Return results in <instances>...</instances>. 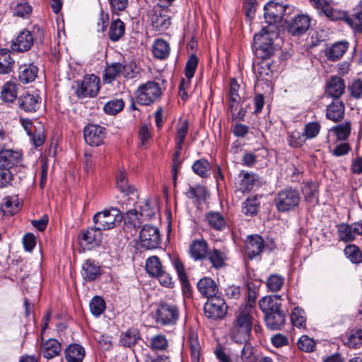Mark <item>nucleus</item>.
<instances>
[{"mask_svg":"<svg viewBox=\"0 0 362 362\" xmlns=\"http://www.w3.org/2000/svg\"><path fill=\"white\" fill-rule=\"evenodd\" d=\"M252 311V307L246 305L236 313L230 329V337L234 342L243 344L250 340L253 325Z\"/></svg>","mask_w":362,"mask_h":362,"instance_id":"1","label":"nucleus"},{"mask_svg":"<svg viewBox=\"0 0 362 362\" xmlns=\"http://www.w3.org/2000/svg\"><path fill=\"white\" fill-rule=\"evenodd\" d=\"M122 218L121 211L117 208H110L96 213L93 221L100 230H110Z\"/></svg>","mask_w":362,"mask_h":362,"instance_id":"2","label":"nucleus"},{"mask_svg":"<svg viewBox=\"0 0 362 362\" xmlns=\"http://www.w3.org/2000/svg\"><path fill=\"white\" fill-rule=\"evenodd\" d=\"M161 88L155 81H148L141 85L136 90V98L138 103L149 105L154 103L161 95Z\"/></svg>","mask_w":362,"mask_h":362,"instance_id":"3","label":"nucleus"},{"mask_svg":"<svg viewBox=\"0 0 362 362\" xmlns=\"http://www.w3.org/2000/svg\"><path fill=\"white\" fill-rule=\"evenodd\" d=\"M159 229L151 224L144 225L139 232L138 245L145 250L157 248L160 243Z\"/></svg>","mask_w":362,"mask_h":362,"instance_id":"4","label":"nucleus"},{"mask_svg":"<svg viewBox=\"0 0 362 362\" xmlns=\"http://www.w3.org/2000/svg\"><path fill=\"white\" fill-rule=\"evenodd\" d=\"M300 202V196L297 190L286 188L279 192L274 199L278 211L281 212L294 209Z\"/></svg>","mask_w":362,"mask_h":362,"instance_id":"5","label":"nucleus"},{"mask_svg":"<svg viewBox=\"0 0 362 362\" xmlns=\"http://www.w3.org/2000/svg\"><path fill=\"white\" fill-rule=\"evenodd\" d=\"M35 30L37 33V36L33 37L32 33L29 30H23L19 33V35L13 40L11 44V49L16 52H23L28 51L32 47L34 39L36 40L37 38L41 41L43 37V31L40 27H34L33 32Z\"/></svg>","mask_w":362,"mask_h":362,"instance_id":"6","label":"nucleus"},{"mask_svg":"<svg viewBox=\"0 0 362 362\" xmlns=\"http://www.w3.org/2000/svg\"><path fill=\"white\" fill-rule=\"evenodd\" d=\"M180 312L177 306L175 304L161 302L156 310L157 323L162 325H173L178 320Z\"/></svg>","mask_w":362,"mask_h":362,"instance_id":"7","label":"nucleus"},{"mask_svg":"<svg viewBox=\"0 0 362 362\" xmlns=\"http://www.w3.org/2000/svg\"><path fill=\"white\" fill-rule=\"evenodd\" d=\"M272 35L274 34H271L267 28H263L254 36V45L263 59L269 58L274 54V47Z\"/></svg>","mask_w":362,"mask_h":362,"instance_id":"8","label":"nucleus"},{"mask_svg":"<svg viewBox=\"0 0 362 362\" xmlns=\"http://www.w3.org/2000/svg\"><path fill=\"white\" fill-rule=\"evenodd\" d=\"M103 238V233L97 226L82 230L78 234V244L84 250H91L98 246Z\"/></svg>","mask_w":362,"mask_h":362,"instance_id":"9","label":"nucleus"},{"mask_svg":"<svg viewBox=\"0 0 362 362\" xmlns=\"http://www.w3.org/2000/svg\"><path fill=\"white\" fill-rule=\"evenodd\" d=\"M227 308L224 300L217 296L208 299L204 308V315L207 318L214 320L222 319L226 315Z\"/></svg>","mask_w":362,"mask_h":362,"instance_id":"10","label":"nucleus"},{"mask_svg":"<svg viewBox=\"0 0 362 362\" xmlns=\"http://www.w3.org/2000/svg\"><path fill=\"white\" fill-rule=\"evenodd\" d=\"M117 187L124 194V197H127V205H134L136 202L139 195L136 189L131 185L127 177L125 171L119 170L117 175Z\"/></svg>","mask_w":362,"mask_h":362,"instance_id":"11","label":"nucleus"},{"mask_svg":"<svg viewBox=\"0 0 362 362\" xmlns=\"http://www.w3.org/2000/svg\"><path fill=\"white\" fill-rule=\"evenodd\" d=\"M274 247L272 241L270 245L264 243V240L259 235H250L245 241V252L250 259L260 255L264 248L272 250Z\"/></svg>","mask_w":362,"mask_h":362,"instance_id":"12","label":"nucleus"},{"mask_svg":"<svg viewBox=\"0 0 362 362\" xmlns=\"http://www.w3.org/2000/svg\"><path fill=\"white\" fill-rule=\"evenodd\" d=\"M286 6L280 0H274L267 3L264 8V18L269 25H273L281 20L285 13Z\"/></svg>","mask_w":362,"mask_h":362,"instance_id":"13","label":"nucleus"},{"mask_svg":"<svg viewBox=\"0 0 362 362\" xmlns=\"http://www.w3.org/2000/svg\"><path fill=\"white\" fill-rule=\"evenodd\" d=\"M106 134V129L103 127L96 124H88L83 129L84 139L90 146H100Z\"/></svg>","mask_w":362,"mask_h":362,"instance_id":"14","label":"nucleus"},{"mask_svg":"<svg viewBox=\"0 0 362 362\" xmlns=\"http://www.w3.org/2000/svg\"><path fill=\"white\" fill-rule=\"evenodd\" d=\"M100 78L95 75H89L84 77L81 87L77 90L78 98L95 97L98 94L100 86Z\"/></svg>","mask_w":362,"mask_h":362,"instance_id":"15","label":"nucleus"},{"mask_svg":"<svg viewBox=\"0 0 362 362\" xmlns=\"http://www.w3.org/2000/svg\"><path fill=\"white\" fill-rule=\"evenodd\" d=\"M282 298L279 295L265 296L259 300V307L264 315L282 311Z\"/></svg>","mask_w":362,"mask_h":362,"instance_id":"16","label":"nucleus"},{"mask_svg":"<svg viewBox=\"0 0 362 362\" xmlns=\"http://www.w3.org/2000/svg\"><path fill=\"white\" fill-rule=\"evenodd\" d=\"M22 153L19 151L6 148L5 146L0 151V164L7 168L17 165L21 160Z\"/></svg>","mask_w":362,"mask_h":362,"instance_id":"17","label":"nucleus"},{"mask_svg":"<svg viewBox=\"0 0 362 362\" xmlns=\"http://www.w3.org/2000/svg\"><path fill=\"white\" fill-rule=\"evenodd\" d=\"M310 27V18L305 15H298L288 24V31L293 35H300Z\"/></svg>","mask_w":362,"mask_h":362,"instance_id":"18","label":"nucleus"},{"mask_svg":"<svg viewBox=\"0 0 362 362\" xmlns=\"http://www.w3.org/2000/svg\"><path fill=\"white\" fill-rule=\"evenodd\" d=\"M344 81L339 76H332L327 82L326 93L328 96L339 99L345 90Z\"/></svg>","mask_w":362,"mask_h":362,"instance_id":"19","label":"nucleus"},{"mask_svg":"<svg viewBox=\"0 0 362 362\" xmlns=\"http://www.w3.org/2000/svg\"><path fill=\"white\" fill-rule=\"evenodd\" d=\"M166 13V11L160 7L154 9L151 16V24L156 30L163 31L170 26V17Z\"/></svg>","mask_w":362,"mask_h":362,"instance_id":"20","label":"nucleus"},{"mask_svg":"<svg viewBox=\"0 0 362 362\" xmlns=\"http://www.w3.org/2000/svg\"><path fill=\"white\" fill-rule=\"evenodd\" d=\"M197 288L200 293L208 299L217 296L218 292L216 283L209 277L201 279L197 283Z\"/></svg>","mask_w":362,"mask_h":362,"instance_id":"21","label":"nucleus"},{"mask_svg":"<svg viewBox=\"0 0 362 362\" xmlns=\"http://www.w3.org/2000/svg\"><path fill=\"white\" fill-rule=\"evenodd\" d=\"M61 351V343L55 339H49L41 344L40 353L47 359L59 356Z\"/></svg>","mask_w":362,"mask_h":362,"instance_id":"22","label":"nucleus"},{"mask_svg":"<svg viewBox=\"0 0 362 362\" xmlns=\"http://www.w3.org/2000/svg\"><path fill=\"white\" fill-rule=\"evenodd\" d=\"M40 97L37 95L25 93L21 95L18 100L19 107L25 112H35L40 102Z\"/></svg>","mask_w":362,"mask_h":362,"instance_id":"23","label":"nucleus"},{"mask_svg":"<svg viewBox=\"0 0 362 362\" xmlns=\"http://www.w3.org/2000/svg\"><path fill=\"white\" fill-rule=\"evenodd\" d=\"M344 115V105L339 99H334L327 107L326 117L328 119L334 122L340 121Z\"/></svg>","mask_w":362,"mask_h":362,"instance_id":"24","label":"nucleus"},{"mask_svg":"<svg viewBox=\"0 0 362 362\" xmlns=\"http://www.w3.org/2000/svg\"><path fill=\"white\" fill-rule=\"evenodd\" d=\"M348 47L347 42H335L325 49V56L328 60L335 62L342 57Z\"/></svg>","mask_w":362,"mask_h":362,"instance_id":"25","label":"nucleus"},{"mask_svg":"<svg viewBox=\"0 0 362 362\" xmlns=\"http://www.w3.org/2000/svg\"><path fill=\"white\" fill-rule=\"evenodd\" d=\"M310 1L320 13L325 14L329 19L334 21L341 18L339 13L333 10L327 0H310Z\"/></svg>","mask_w":362,"mask_h":362,"instance_id":"26","label":"nucleus"},{"mask_svg":"<svg viewBox=\"0 0 362 362\" xmlns=\"http://www.w3.org/2000/svg\"><path fill=\"white\" fill-rule=\"evenodd\" d=\"M189 252L195 260L204 259L208 252L206 242L203 239L194 240L190 244Z\"/></svg>","mask_w":362,"mask_h":362,"instance_id":"27","label":"nucleus"},{"mask_svg":"<svg viewBox=\"0 0 362 362\" xmlns=\"http://www.w3.org/2000/svg\"><path fill=\"white\" fill-rule=\"evenodd\" d=\"M264 320L268 328L272 330L280 329L286 322V314L282 310L264 315Z\"/></svg>","mask_w":362,"mask_h":362,"instance_id":"28","label":"nucleus"},{"mask_svg":"<svg viewBox=\"0 0 362 362\" xmlns=\"http://www.w3.org/2000/svg\"><path fill=\"white\" fill-rule=\"evenodd\" d=\"M38 69L33 64H23L18 69V79L23 83H28L35 81Z\"/></svg>","mask_w":362,"mask_h":362,"instance_id":"29","label":"nucleus"},{"mask_svg":"<svg viewBox=\"0 0 362 362\" xmlns=\"http://www.w3.org/2000/svg\"><path fill=\"white\" fill-rule=\"evenodd\" d=\"M84 356L85 350L79 344H71L65 350V358L68 362H82Z\"/></svg>","mask_w":362,"mask_h":362,"instance_id":"30","label":"nucleus"},{"mask_svg":"<svg viewBox=\"0 0 362 362\" xmlns=\"http://www.w3.org/2000/svg\"><path fill=\"white\" fill-rule=\"evenodd\" d=\"M100 274V268L93 260L87 259L82 267V276L88 281L95 280Z\"/></svg>","mask_w":362,"mask_h":362,"instance_id":"31","label":"nucleus"},{"mask_svg":"<svg viewBox=\"0 0 362 362\" xmlns=\"http://www.w3.org/2000/svg\"><path fill=\"white\" fill-rule=\"evenodd\" d=\"M256 176L248 173H240L236 182L237 187L242 192L252 189L257 182Z\"/></svg>","mask_w":362,"mask_h":362,"instance_id":"32","label":"nucleus"},{"mask_svg":"<svg viewBox=\"0 0 362 362\" xmlns=\"http://www.w3.org/2000/svg\"><path fill=\"white\" fill-rule=\"evenodd\" d=\"M188 342L192 362H199L200 358L201 346L197 333L189 332Z\"/></svg>","mask_w":362,"mask_h":362,"instance_id":"33","label":"nucleus"},{"mask_svg":"<svg viewBox=\"0 0 362 362\" xmlns=\"http://www.w3.org/2000/svg\"><path fill=\"white\" fill-rule=\"evenodd\" d=\"M18 88L16 83L6 82L1 88V98L6 103H12L17 98Z\"/></svg>","mask_w":362,"mask_h":362,"instance_id":"34","label":"nucleus"},{"mask_svg":"<svg viewBox=\"0 0 362 362\" xmlns=\"http://www.w3.org/2000/svg\"><path fill=\"white\" fill-rule=\"evenodd\" d=\"M240 88V85L238 83V81L235 78H232L230 80V83L229 107L233 113L234 110H237V107H238L239 101L240 100V97L238 93Z\"/></svg>","mask_w":362,"mask_h":362,"instance_id":"35","label":"nucleus"},{"mask_svg":"<svg viewBox=\"0 0 362 362\" xmlns=\"http://www.w3.org/2000/svg\"><path fill=\"white\" fill-rule=\"evenodd\" d=\"M13 59L11 57L10 52L6 49H0V74H7L13 69Z\"/></svg>","mask_w":362,"mask_h":362,"instance_id":"36","label":"nucleus"},{"mask_svg":"<svg viewBox=\"0 0 362 362\" xmlns=\"http://www.w3.org/2000/svg\"><path fill=\"white\" fill-rule=\"evenodd\" d=\"M170 50V49L168 43L162 39L156 40L152 47L153 56L160 59L168 57Z\"/></svg>","mask_w":362,"mask_h":362,"instance_id":"37","label":"nucleus"},{"mask_svg":"<svg viewBox=\"0 0 362 362\" xmlns=\"http://www.w3.org/2000/svg\"><path fill=\"white\" fill-rule=\"evenodd\" d=\"M206 219L209 225L216 230H221L226 227V220L218 212L209 211L206 216Z\"/></svg>","mask_w":362,"mask_h":362,"instance_id":"38","label":"nucleus"},{"mask_svg":"<svg viewBox=\"0 0 362 362\" xmlns=\"http://www.w3.org/2000/svg\"><path fill=\"white\" fill-rule=\"evenodd\" d=\"M124 23L119 19L112 21L109 30V37L112 41H117L124 34Z\"/></svg>","mask_w":362,"mask_h":362,"instance_id":"39","label":"nucleus"},{"mask_svg":"<svg viewBox=\"0 0 362 362\" xmlns=\"http://www.w3.org/2000/svg\"><path fill=\"white\" fill-rule=\"evenodd\" d=\"M255 71L257 76L262 81H269L272 77V69L271 64L267 61H262L259 63L257 67L255 68Z\"/></svg>","mask_w":362,"mask_h":362,"instance_id":"40","label":"nucleus"},{"mask_svg":"<svg viewBox=\"0 0 362 362\" xmlns=\"http://www.w3.org/2000/svg\"><path fill=\"white\" fill-rule=\"evenodd\" d=\"M337 234L340 241L350 243L356 240L349 223H342L337 226Z\"/></svg>","mask_w":362,"mask_h":362,"instance_id":"41","label":"nucleus"},{"mask_svg":"<svg viewBox=\"0 0 362 362\" xmlns=\"http://www.w3.org/2000/svg\"><path fill=\"white\" fill-rule=\"evenodd\" d=\"M146 270L152 276L159 275V274L163 271L158 257L152 256L147 259Z\"/></svg>","mask_w":362,"mask_h":362,"instance_id":"42","label":"nucleus"},{"mask_svg":"<svg viewBox=\"0 0 362 362\" xmlns=\"http://www.w3.org/2000/svg\"><path fill=\"white\" fill-rule=\"evenodd\" d=\"M259 202L257 197H253L247 199L243 204L242 212L246 216H255L257 213Z\"/></svg>","mask_w":362,"mask_h":362,"instance_id":"43","label":"nucleus"},{"mask_svg":"<svg viewBox=\"0 0 362 362\" xmlns=\"http://www.w3.org/2000/svg\"><path fill=\"white\" fill-rule=\"evenodd\" d=\"M206 257H207L212 265L216 268L221 267L224 264L226 259L225 254L218 249L208 251Z\"/></svg>","mask_w":362,"mask_h":362,"instance_id":"44","label":"nucleus"},{"mask_svg":"<svg viewBox=\"0 0 362 362\" xmlns=\"http://www.w3.org/2000/svg\"><path fill=\"white\" fill-rule=\"evenodd\" d=\"M1 210L4 214H15L19 210V204L17 199L13 200L11 197H5L1 204Z\"/></svg>","mask_w":362,"mask_h":362,"instance_id":"45","label":"nucleus"},{"mask_svg":"<svg viewBox=\"0 0 362 362\" xmlns=\"http://www.w3.org/2000/svg\"><path fill=\"white\" fill-rule=\"evenodd\" d=\"M187 132L188 122L185 119L180 120L176 127V144H178V148H182Z\"/></svg>","mask_w":362,"mask_h":362,"instance_id":"46","label":"nucleus"},{"mask_svg":"<svg viewBox=\"0 0 362 362\" xmlns=\"http://www.w3.org/2000/svg\"><path fill=\"white\" fill-rule=\"evenodd\" d=\"M344 254L349 260L355 264L362 262V253L355 245H349L344 248Z\"/></svg>","mask_w":362,"mask_h":362,"instance_id":"47","label":"nucleus"},{"mask_svg":"<svg viewBox=\"0 0 362 362\" xmlns=\"http://www.w3.org/2000/svg\"><path fill=\"white\" fill-rule=\"evenodd\" d=\"M124 66L120 63H113L107 66L105 71L104 81L110 83L119 74Z\"/></svg>","mask_w":362,"mask_h":362,"instance_id":"48","label":"nucleus"},{"mask_svg":"<svg viewBox=\"0 0 362 362\" xmlns=\"http://www.w3.org/2000/svg\"><path fill=\"white\" fill-rule=\"evenodd\" d=\"M193 171L202 177H206L211 169L209 163L205 159L198 160L192 165Z\"/></svg>","mask_w":362,"mask_h":362,"instance_id":"49","label":"nucleus"},{"mask_svg":"<svg viewBox=\"0 0 362 362\" xmlns=\"http://www.w3.org/2000/svg\"><path fill=\"white\" fill-rule=\"evenodd\" d=\"M90 310L95 317L100 316L105 309V303L100 296H95L90 302Z\"/></svg>","mask_w":362,"mask_h":362,"instance_id":"50","label":"nucleus"},{"mask_svg":"<svg viewBox=\"0 0 362 362\" xmlns=\"http://www.w3.org/2000/svg\"><path fill=\"white\" fill-rule=\"evenodd\" d=\"M284 283V278L279 274H272L267 281V288L272 292L279 291Z\"/></svg>","mask_w":362,"mask_h":362,"instance_id":"51","label":"nucleus"},{"mask_svg":"<svg viewBox=\"0 0 362 362\" xmlns=\"http://www.w3.org/2000/svg\"><path fill=\"white\" fill-rule=\"evenodd\" d=\"M124 107V102L121 99H116L107 102L104 106V111L109 115H116Z\"/></svg>","mask_w":362,"mask_h":362,"instance_id":"52","label":"nucleus"},{"mask_svg":"<svg viewBox=\"0 0 362 362\" xmlns=\"http://www.w3.org/2000/svg\"><path fill=\"white\" fill-rule=\"evenodd\" d=\"M244 346L240 353V360L242 362H255L256 356L254 352V349L250 344L244 342Z\"/></svg>","mask_w":362,"mask_h":362,"instance_id":"53","label":"nucleus"},{"mask_svg":"<svg viewBox=\"0 0 362 362\" xmlns=\"http://www.w3.org/2000/svg\"><path fill=\"white\" fill-rule=\"evenodd\" d=\"M139 334L136 331L128 330L121 336V344L127 347L134 346L139 339Z\"/></svg>","mask_w":362,"mask_h":362,"instance_id":"54","label":"nucleus"},{"mask_svg":"<svg viewBox=\"0 0 362 362\" xmlns=\"http://www.w3.org/2000/svg\"><path fill=\"white\" fill-rule=\"evenodd\" d=\"M150 346L155 351H163L167 348L168 341L164 335L158 334L151 339Z\"/></svg>","mask_w":362,"mask_h":362,"instance_id":"55","label":"nucleus"},{"mask_svg":"<svg viewBox=\"0 0 362 362\" xmlns=\"http://www.w3.org/2000/svg\"><path fill=\"white\" fill-rule=\"evenodd\" d=\"M332 130L338 139L345 140L350 134L351 124L349 122H345L334 127Z\"/></svg>","mask_w":362,"mask_h":362,"instance_id":"56","label":"nucleus"},{"mask_svg":"<svg viewBox=\"0 0 362 362\" xmlns=\"http://www.w3.org/2000/svg\"><path fill=\"white\" fill-rule=\"evenodd\" d=\"M320 125L317 122H310L305 126L303 136L307 139L315 138L320 132Z\"/></svg>","mask_w":362,"mask_h":362,"instance_id":"57","label":"nucleus"},{"mask_svg":"<svg viewBox=\"0 0 362 362\" xmlns=\"http://www.w3.org/2000/svg\"><path fill=\"white\" fill-rule=\"evenodd\" d=\"M305 199L311 204H316L318 202L317 187L315 185L306 186L303 189Z\"/></svg>","mask_w":362,"mask_h":362,"instance_id":"58","label":"nucleus"},{"mask_svg":"<svg viewBox=\"0 0 362 362\" xmlns=\"http://www.w3.org/2000/svg\"><path fill=\"white\" fill-rule=\"evenodd\" d=\"M198 64V59L195 54H192L189 57V59L187 62L185 66V76L187 79L189 81L191 79L195 72Z\"/></svg>","mask_w":362,"mask_h":362,"instance_id":"59","label":"nucleus"},{"mask_svg":"<svg viewBox=\"0 0 362 362\" xmlns=\"http://www.w3.org/2000/svg\"><path fill=\"white\" fill-rule=\"evenodd\" d=\"M315 341L306 335L302 336L298 341V348L305 352H311L314 350Z\"/></svg>","mask_w":362,"mask_h":362,"instance_id":"60","label":"nucleus"},{"mask_svg":"<svg viewBox=\"0 0 362 362\" xmlns=\"http://www.w3.org/2000/svg\"><path fill=\"white\" fill-rule=\"evenodd\" d=\"M291 320L293 326L300 328L305 326V320L302 315V310L298 308H294L291 315Z\"/></svg>","mask_w":362,"mask_h":362,"instance_id":"61","label":"nucleus"},{"mask_svg":"<svg viewBox=\"0 0 362 362\" xmlns=\"http://www.w3.org/2000/svg\"><path fill=\"white\" fill-rule=\"evenodd\" d=\"M32 12V6L28 3L18 4L14 8V15L21 17L28 18Z\"/></svg>","mask_w":362,"mask_h":362,"instance_id":"62","label":"nucleus"},{"mask_svg":"<svg viewBox=\"0 0 362 362\" xmlns=\"http://www.w3.org/2000/svg\"><path fill=\"white\" fill-rule=\"evenodd\" d=\"M305 141L303 134H300V132H292L288 137V144L294 148L301 146Z\"/></svg>","mask_w":362,"mask_h":362,"instance_id":"63","label":"nucleus"},{"mask_svg":"<svg viewBox=\"0 0 362 362\" xmlns=\"http://www.w3.org/2000/svg\"><path fill=\"white\" fill-rule=\"evenodd\" d=\"M346 21L354 29L362 33V11L353 17H348Z\"/></svg>","mask_w":362,"mask_h":362,"instance_id":"64","label":"nucleus"}]
</instances>
